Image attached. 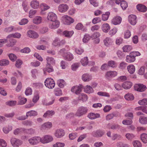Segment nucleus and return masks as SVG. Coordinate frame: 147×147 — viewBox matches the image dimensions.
Masks as SVG:
<instances>
[{
	"instance_id": "nucleus-15",
	"label": "nucleus",
	"mask_w": 147,
	"mask_h": 147,
	"mask_svg": "<svg viewBox=\"0 0 147 147\" xmlns=\"http://www.w3.org/2000/svg\"><path fill=\"white\" fill-rule=\"evenodd\" d=\"M68 6L66 4H62L60 5L58 7L59 11L61 13L65 12L68 9Z\"/></svg>"
},
{
	"instance_id": "nucleus-63",
	"label": "nucleus",
	"mask_w": 147,
	"mask_h": 147,
	"mask_svg": "<svg viewBox=\"0 0 147 147\" xmlns=\"http://www.w3.org/2000/svg\"><path fill=\"white\" fill-rule=\"evenodd\" d=\"M145 67L144 66H142L138 71V74L141 75H143L145 72Z\"/></svg>"
},
{
	"instance_id": "nucleus-36",
	"label": "nucleus",
	"mask_w": 147,
	"mask_h": 147,
	"mask_svg": "<svg viewBox=\"0 0 147 147\" xmlns=\"http://www.w3.org/2000/svg\"><path fill=\"white\" fill-rule=\"evenodd\" d=\"M84 92L87 93H90L93 92V90L91 87L87 85L84 88Z\"/></svg>"
},
{
	"instance_id": "nucleus-62",
	"label": "nucleus",
	"mask_w": 147,
	"mask_h": 147,
	"mask_svg": "<svg viewBox=\"0 0 147 147\" xmlns=\"http://www.w3.org/2000/svg\"><path fill=\"white\" fill-rule=\"evenodd\" d=\"M57 83L58 85L60 88H63L64 86V84H65V82L63 80H58Z\"/></svg>"
},
{
	"instance_id": "nucleus-31",
	"label": "nucleus",
	"mask_w": 147,
	"mask_h": 147,
	"mask_svg": "<svg viewBox=\"0 0 147 147\" xmlns=\"http://www.w3.org/2000/svg\"><path fill=\"white\" fill-rule=\"evenodd\" d=\"M42 18L40 16L36 17L33 20V22L36 24H40L42 22Z\"/></svg>"
},
{
	"instance_id": "nucleus-44",
	"label": "nucleus",
	"mask_w": 147,
	"mask_h": 147,
	"mask_svg": "<svg viewBox=\"0 0 147 147\" xmlns=\"http://www.w3.org/2000/svg\"><path fill=\"white\" fill-rule=\"evenodd\" d=\"M109 129H115L119 128V126L118 124H109L107 125Z\"/></svg>"
},
{
	"instance_id": "nucleus-8",
	"label": "nucleus",
	"mask_w": 147,
	"mask_h": 147,
	"mask_svg": "<svg viewBox=\"0 0 147 147\" xmlns=\"http://www.w3.org/2000/svg\"><path fill=\"white\" fill-rule=\"evenodd\" d=\"M83 88V86L82 85H80L78 86H75L73 87L71 90V92H74L76 94H78L81 92Z\"/></svg>"
},
{
	"instance_id": "nucleus-35",
	"label": "nucleus",
	"mask_w": 147,
	"mask_h": 147,
	"mask_svg": "<svg viewBox=\"0 0 147 147\" xmlns=\"http://www.w3.org/2000/svg\"><path fill=\"white\" fill-rule=\"evenodd\" d=\"M125 99L128 100H133L134 99V97L132 94L128 93L125 94L124 96Z\"/></svg>"
},
{
	"instance_id": "nucleus-54",
	"label": "nucleus",
	"mask_w": 147,
	"mask_h": 147,
	"mask_svg": "<svg viewBox=\"0 0 147 147\" xmlns=\"http://www.w3.org/2000/svg\"><path fill=\"white\" fill-rule=\"evenodd\" d=\"M65 146V144L63 143L57 142L53 145V147H63Z\"/></svg>"
},
{
	"instance_id": "nucleus-38",
	"label": "nucleus",
	"mask_w": 147,
	"mask_h": 147,
	"mask_svg": "<svg viewBox=\"0 0 147 147\" xmlns=\"http://www.w3.org/2000/svg\"><path fill=\"white\" fill-rule=\"evenodd\" d=\"M139 122L142 124H146L147 123V117L144 116H141L140 117Z\"/></svg>"
},
{
	"instance_id": "nucleus-6",
	"label": "nucleus",
	"mask_w": 147,
	"mask_h": 147,
	"mask_svg": "<svg viewBox=\"0 0 147 147\" xmlns=\"http://www.w3.org/2000/svg\"><path fill=\"white\" fill-rule=\"evenodd\" d=\"M60 22L57 19L51 21L49 24V27L51 29H55L58 28L59 26Z\"/></svg>"
},
{
	"instance_id": "nucleus-26",
	"label": "nucleus",
	"mask_w": 147,
	"mask_h": 147,
	"mask_svg": "<svg viewBox=\"0 0 147 147\" xmlns=\"http://www.w3.org/2000/svg\"><path fill=\"white\" fill-rule=\"evenodd\" d=\"M37 115L38 113L36 111L31 110L26 113V117L28 118V117L35 116H37Z\"/></svg>"
},
{
	"instance_id": "nucleus-14",
	"label": "nucleus",
	"mask_w": 147,
	"mask_h": 147,
	"mask_svg": "<svg viewBox=\"0 0 147 147\" xmlns=\"http://www.w3.org/2000/svg\"><path fill=\"white\" fill-rule=\"evenodd\" d=\"M46 60L47 61L46 66L50 67L51 65H53L55 64V60L52 57H47L46 58Z\"/></svg>"
},
{
	"instance_id": "nucleus-4",
	"label": "nucleus",
	"mask_w": 147,
	"mask_h": 147,
	"mask_svg": "<svg viewBox=\"0 0 147 147\" xmlns=\"http://www.w3.org/2000/svg\"><path fill=\"white\" fill-rule=\"evenodd\" d=\"M11 142L12 146L14 147H19L22 144V142L21 140L13 138H11Z\"/></svg>"
},
{
	"instance_id": "nucleus-27",
	"label": "nucleus",
	"mask_w": 147,
	"mask_h": 147,
	"mask_svg": "<svg viewBox=\"0 0 147 147\" xmlns=\"http://www.w3.org/2000/svg\"><path fill=\"white\" fill-rule=\"evenodd\" d=\"M52 127V124L51 122H47L43 124L41 126L42 129H46L47 128L50 129Z\"/></svg>"
},
{
	"instance_id": "nucleus-47",
	"label": "nucleus",
	"mask_w": 147,
	"mask_h": 147,
	"mask_svg": "<svg viewBox=\"0 0 147 147\" xmlns=\"http://www.w3.org/2000/svg\"><path fill=\"white\" fill-rule=\"evenodd\" d=\"M126 138L128 140H131L135 137V135L133 134L128 133L125 135Z\"/></svg>"
},
{
	"instance_id": "nucleus-60",
	"label": "nucleus",
	"mask_w": 147,
	"mask_h": 147,
	"mask_svg": "<svg viewBox=\"0 0 147 147\" xmlns=\"http://www.w3.org/2000/svg\"><path fill=\"white\" fill-rule=\"evenodd\" d=\"M24 130H25V128H24L17 129L14 131V134L15 135H17L19 133L22 131L24 132Z\"/></svg>"
},
{
	"instance_id": "nucleus-16",
	"label": "nucleus",
	"mask_w": 147,
	"mask_h": 147,
	"mask_svg": "<svg viewBox=\"0 0 147 147\" xmlns=\"http://www.w3.org/2000/svg\"><path fill=\"white\" fill-rule=\"evenodd\" d=\"M27 36L33 38H37L38 36V34L32 30H29L27 32Z\"/></svg>"
},
{
	"instance_id": "nucleus-22",
	"label": "nucleus",
	"mask_w": 147,
	"mask_h": 147,
	"mask_svg": "<svg viewBox=\"0 0 147 147\" xmlns=\"http://www.w3.org/2000/svg\"><path fill=\"white\" fill-rule=\"evenodd\" d=\"M137 9L142 12H145L147 10L146 7L142 4H139L136 6Z\"/></svg>"
},
{
	"instance_id": "nucleus-37",
	"label": "nucleus",
	"mask_w": 147,
	"mask_h": 147,
	"mask_svg": "<svg viewBox=\"0 0 147 147\" xmlns=\"http://www.w3.org/2000/svg\"><path fill=\"white\" fill-rule=\"evenodd\" d=\"M46 67L43 69L44 74H45L46 72L50 73L53 71V67L51 65L50 67L46 66Z\"/></svg>"
},
{
	"instance_id": "nucleus-10",
	"label": "nucleus",
	"mask_w": 147,
	"mask_h": 147,
	"mask_svg": "<svg viewBox=\"0 0 147 147\" xmlns=\"http://www.w3.org/2000/svg\"><path fill=\"white\" fill-rule=\"evenodd\" d=\"M117 72L115 71H110L106 73L105 76L106 78L109 79L117 76Z\"/></svg>"
},
{
	"instance_id": "nucleus-25",
	"label": "nucleus",
	"mask_w": 147,
	"mask_h": 147,
	"mask_svg": "<svg viewBox=\"0 0 147 147\" xmlns=\"http://www.w3.org/2000/svg\"><path fill=\"white\" fill-rule=\"evenodd\" d=\"M132 86V83L129 82H124L122 84V87L125 89L130 88Z\"/></svg>"
},
{
	"instance_id": "nucleus-48",
	"label": "nucleus",
	"mask_w": 147,
	"mask_h": 147,
	"mask_svg": "<svg viewBox=\"0 0 147 147\" xmlns=\"http://www.w3.org/2000/svg\"><path fill=\"white\" fill-rule=\"evenodd\" d=\"M132 144L134 147H142L141 142L138 140H134L132 142Z\"/></svg>"
},
{
	"instance_id": "nucleus-20",
	"label": "nucleus",
	"mask_w": 147,
	"mask_h": 147,
	"mask_svg": "<svg viewBox=\"0 0 147 147\" xmlns=\"http://www.w3.org/2000/svg\"><path fill=\"white\" fill-rule=\"evenodd\" d=\"M30 5L32 8L36 9L39 7V3L37 0H33L30 2Z\"/></svg>"
},
{
	"instance_id": "nucleus-12",
	"label": "nucleus",
	"mask_w": 147,
	"mask_h": 147,
	"mask_svg": "<svg viewBox=\"0 0 147 147\" xmlns=\"http://www.w3.org/2000/svg\"><path fill=\"white\" fill-rule=\"evenodd\" d=\"M128 21L130 24L133 25H135L137 22V17L134 15H129L128 17Z\"/></svg>"
},
{
	"instance_id": "nucleus-30",
	"label": "nucleus",
	"mask_w": 147,
	"mask_h": 147,
	"mask_svg": "<svg viewBox=\"0 0 147 147\" xmlns=\"http://www.w3.org/2000/svg\"><path fill=\"white\" fill-rule=\"evenodd\" d=\"M91 78V76L87 74H84L82 76V80L85 82L88 81L90 80Z\"/></svg>"
},
{
	"instance_id": "nucleus-45",
	"label": "nucleus",
	"mask_w": 147,
	"mask_h": 147,
	"mask_svg": "<svg viewBox=\"0 0 147 147\" xmlns=\"http://www.w3.org/2000/svg\"><path fill=\"white\" fill-rule=\"evenodd\" d=\"M109 67H110L113 68L116 67L117 66V64L115 61L112 60L109 61L108 63Z\"/></svg>"
},
{
	"instance_id": "nucleus-23",
	"label": "nucleus",
	"mask_w": 147,
	"mask_h": 147,
	"mask_svg": "<svg viewBox=\"0 0 147 147\" xmlns=\"http://www.w3.org/2000/svg\"><path fill=\"white\" fill-rule=\"evenodd\" d=\"M100 115L98 113L95 114L94 113H90L87 116L88 118L91 119H94L100 117Z\"/></svg>"
},
{
	"instance_id": "nucleus-2",
	"label": "nucleus",
	"mask_w": 147,
	"mask_h": 147,
	"mask_svg": "<svg viewBox=\"0 0 147 147\" xmlns=\"http://www.w3.org/2000/svg\"><path fill=\"white\" fill-rule=\"evenodd\" d=\"M45 86L48 88L52 89L55 87V83L52 79L51 78H48L45 80Z\"/></svg>"
},
{
	"instance_id": "nucleus-13",
	"label": "nucleus",
	"mask_w": 147,
	"mask_h": 147,
	"mask_svg": "<svg viewBox=\"0 0 147 147\" xmlns=\"http://www.w3.org/2000/svg\"><path fill=\"white\" fill-rule=\"evenodd\" d=\"M146 88L145 86L141 84H136L134 86V89L135 90L141 92L144 91Z\"/></svg>"
},
{
	"instance_id": "nucleus-42",
	"label": "nucleus",
	"mask_w": 147,
	"mask_h": 147,
	"mask_svg": "<svg viewBox=\"0 0 147 147\" xmlns=\"http://www.w3.org/2000/svg\"><path fill=\"white\" fill-rule=\"evenodd\" d=\"M142 141L144 143H147V134L145 133L142 134L140 136Z\"/></svg>"
},
{
	"instance_id": "nucleus-43",
	"label": "nucleus",
	"mask_w": 147,
	"mask_h": 147,
	"mask_svg": "<svg viewBox=\"0 0 147 147\" xmlns=\"http://www.w3.org/2000/svg\"><path fill=\"white\" fill-rule=\"evenodd\" d=\"M81 63L83 66L86 65L88 63V59L87 57H86L81 59Z\"/></svg>"
},
{
	"instance_id": "nucleus-53",
	"label": "nucleus",
	"mask_w": 147,
	"mask_h": 147,
	"mask_svg": "<svg viewBox=\"0 0 147 147\" xmlns=\"http://www.w3.org/2000/svg\"><path fill=\"white\" fill-rule=\"evenodd\" d=\"M8 56L10 60L13 62L17 58L16 56L13 53L9 54L8 55Z\"/></svg>"
},
{
	"instance_id": "nucleus-29",
	"label": "nucleus",
	"mask_w": 147,
	"mask_h": 147,
	"mask_svg": "<svg viewBox=\"0 0 147 147\" xmlns=\"http://www.w3.org/2000/svg\"><path fill=\"white\" fill-rule=\"evenodd\" d=\"M104 133L102 131L98 130L96 132H93L92 133V135L94 137H101L102 136Z\"/></svg>"
},
{
	"instance_id": "nucleus-21",
	"label": "nucleus",
	"mask_w": 147,
	"mask_h": 147,
	"mask_svg": "<svg viewBox=\"0 0 147 147\" xmlns=\"http://www.w3.org/2000/svg\"><path fill=\"white\" fill-rule=\"evenodd\" d=\"M110 26L108 23L103 24L102 26V29L103 31L105 33H107L110 29Z\"/></svg>"
},
{
	"instance_id": "nucleus-51",
	"label": "nucleus",
	"mask_w": 147,
	"mask_h": 147,
	"mask_svg": "<svg viewBox=\"0 0 147 147\" xmlns=\"http://www.w3.org/2000/svg\"><path fill=\"white\" fill-rule=\"evenodd\" d=\"M5 103L9 106H14L16 105L17 102L15 100H9L6 102Z\"/></svg>"
},
{
	"instance_id": "nucleus-55",
	"label": "nucleus",
	"mask_w": 147,
	"mask_h": 147,
	"mask_svg": "<svg viewBox=\"0 0 147 147\" xmlns=\"http://www.w3.org/2000/svg\"><path fill=\"white\" fill-rule=\"evenodd\" d=\"M97 94L98 95L102 96L107 97H109L110 96L109 94L105 92H98Z\"/></svg>"
},
{
	"instance_id": "nucleus-3",
	"label": "nucleus",
	"mask_w": 147,
	"mask_h": 147,
	"mask_svg": "<svg viewBox=\"0 0 147 147\" xmlns=\"http://www.w3.org/2000/svg\"><path fill=\"white\" fill-rule=\"evenodd\" d=\"M62 19L64 24L67 25L70 24L74 22V20L67 15H64L62 17Z\"/></svg>"
},
{
	"instance_id": "nucleus-33",
	"label": "nucleus",
	"mask_w": 147,
	"mask_h": 147,
	"mask_svg": "<svg viewBox=\"0 0 147 147\" xmlns=\"http://www.w3.org/2000/svg\"><path fill=\"white\" fill-rule=\"evenodd\" d=\"M78 99L79 100H82L83 101H86L88 99L87 95L84 94H81L78 97Z\"/></svg>"
},
{
	"instance_id": "nucleus-7",
	"label": "nucleus",
	"mask_w": 147,
	"mask_h": 147,
	"mask_svg": "<svg viewBox=\"0 0 147 147\" xmlns=\"http://www.w3.org/2000/svg\"><path fill=\"white\" fill-rule=\"evenodd\" d=\"M57 32L60 33V34H62L65 37L68 38H70L74 33L73 31H68L67 30H65L63 32L61 30H59L57 31Z\"/></svg>"
},
{
	"instance_id": "nucleus-32",
	"label": "nucleus",
	"mask_w": 147,
	"mask_h": 147,
	"mask_svg": "<svg viewBox=\"0 0 147 147\" xmlns=\"http://www.w3.org/2000/svg\"><path fill=\"white\" fill-rule=\"evenodd\" d=\"M127 69L128 72L131 74L134 73L135 71V66L133 65H130L128 66Z\"/></svg>"
},
{
	"instance_id": "nucleus-57",
	"label": "nucleus",
	"mask_w": 147,
	"mask_h": 147,
	"mask_svg": "<svg viewBox=\"0 0 147 147\" xmlns=\"http://www.w3.org/2000/svg\"><path fill=\"white\" fill-rule=\"evenodd\" d=\"M116 146L118 147H129V146L128 144H123L121 142H119L117 143Z\"/></svg>"
},
{
	"instance_id": "nucleus-5",
	"label": "nucleus",
	"mask_w": 147,
	"mask_h": 147,
	"mask_svg": "<svg viewBox=\"0 0 147 147\" xmlns=\"http://www.w3.org/2000/svg\"><path fill=\"white\" fill-rule=\"evenodd\" d=\"M53 140V137L49 135H46L41 138L40 142L43 144L49 143L52 141Z\"/></svg>"
},
{
	"instance_id": "nucleus-56",
	"label": "nucleus",
	"mask_w": 147,
	"mask_h": 147,
	"mask_svg": "<svg viewBox=\"0 0 147 147\" xmlns=\"http://www.w3.org/2000/svg\"><path fill=\"white\" fill-rule=\"evenodd\" d=\"M40 6L42 9L44 11L47 10L50 8V7L45 3H42L40 5Z\"/></svg>"
},
{
	"instance_id": "nucleus-52",
	"label": "nucleus",
	"mask_w": 147,
	"mask_h": 147,
	"mask_svg": "<svg viewBox=\"0 0 147 147\" xmlns=\"http://www.w3.org/2000/svg\"><path fill=\"white\" fill-rule=\"evenodd\" d=\"M117 30L116 28H114L111 30L109 32V34L111 36H112L115 34L117 32Z\"/></svg>"
},
{
	"instance_id": "nucleus-58",
	"label": "nucleus",
	"mask_w": 147,
	"mask_h": 147,
	"mask_svg": "<svg viewBox=\"0 0 147 147\" xmlns=\"http://www.w3.org/2000/svg\"><path fill=\"white\" fill-rule=\"evenodd\" d=\"M138 103L140 105H147V98H144L139 101Z\"/></svg>"
},
{
	"instance_id": "nucleus-19",
	"label": "nucleus",
	"mask_w": 147,
	"mask_h": 147,
	"mask_svg": "<svg viewBox=\"0 0 147 147\" xmlns=\"http://www.w3.org/2000/svg\"><path fill=\"white\" fill-rule=\"evenodd\" d=\"M63 56L65 60L68 61H70L74 58L72 54L69 52L64 53V55H63Z\"/></svg>"
},
{
	"instance_id": "nucleus-40",
	"label": "nucleus",
	"mask_w": 147,
	"mask_h": 147,
	"mask_svg": "<svg viewBox=\"0 0 147 147\" xmlns=\"http://www.w3.org/2000/svg\"><path fill=\"white\" fill-rule=\"evenodd\" d=\"M110 15V13L109 12H107L105 14H103L102 16V20L104 21H106L107 20L109 16Z\"/></svg>"
},
{
	"instance_id": "nucleus-50",
	"label": "nucleus",
	"mask_w": 147,
	"mask_h": 147,
	"mask_svg": "<svg viewBox=\"0 0 147 147\" xmlns=\"http://www.w3.org/2000/svg\"><path fill=\"white\" fill-rule=\"evenodd\" d=\"M24 132L28 134H32L34 133L35 130L31 128L28 129H25Z\"/></svg>"
},
{
	"instance_id": "nucleus-39",
	"label": "nucleus",
	"mask_w": 147,
	"mask_h": 147,
	"mask_svg": "<svg viewBox=\"0 0 147 147\" xmlns=\"http://www.w3.org/2000/svg\"><path fill=\"white\" fill-rule=\"evenodd\" d=\"M132 48L131 46L126 45L123 47V52H128L130 51L132 49Z\"/></svg>"
},
{
	"instance_id": "nucleus-34",
	"label": "nucleus",
	"mask_w": 147,
	"mask_h": 147,
	"mask_svg": "<svg viewBox=\"0 0 147 147\" xmlns=\"http://www.w3.org/2000/svg\"><path fill=\"white\" fill-rule=\"evenodd\" d=\"M135 59V58L129 54V55L126 56V61L127 62L131 63L134 62Z\"/></svg>"
},
{
	"instance_id": "nucleus-61",
	"label": "nucleus",
	"mask_w": 147,
	"mask_h": 147,
	"mask_svg": "<svg viewBox=\"0 0 147 147\" xmlns=\"http://www.w3.org/2000/svg\"><path fill=\"white\" fill-rule=\"evenodd\" d=\"M90 36L88 35L87 34H85L83 39V41L84 42H87L90 40Z\"/></svg>"
},
{
	"instance_id": "nucleus-11",
	"label": "nucleus",
	"mask_w": 147,
	"mask_h": 147,
	"mask_svg": "<svg viewBox=\"0 0 147 147\" xmlns=\"http://www.w3.org/2000/svg\"><path fill=\"white\" fill-rule=\"evenodd\" d=\"M47 18L48 20L51 21L57 20V17L55 13L51 12L48 13Z\"/></svg>"
},
{
	"instance_id": "nucleus-49",
	"label": "nucleus",
	"mask_w": 147,
	"mask_h": 147,
	"mask_svg": "<svg viewBox=\"0 0 147 147\" xmlns=\"http://www.w3.org/2000/svg\"><path fill=\"white\" fill-rule=\"evenodd\" d=\"M84 26L81 23H78L75 27V28L77 30H83V31H85V29H83Z\"/></svg>"
},
{
	"instance_id": "nucleus-64",
	"label": "nucleus",
	"mask_w": 147,
	"mask_h": 147,
	"mask_svg": "<svg viewBox=\"0 0 147 147\" xmlns=\"http://www.w3.org/2000/svg\"><path fill=\"white\" fill-rule=\"evenodd\" d=\"M80 63H74L71 65L72 69L73 71H75L79 67Z\"/></svg>"
},
{
	"instance_id": "nucleus-59",
	"label": "nucleus",
	"mask_w": 147,
	"mask_h": 147,
	"mask_svg": "<svg viewBox=\"0 0 147 147\" xmlns=\"http://www.w3.org/2000/svg\"><path fill=\"white\" fill-rule=\"evenodd\" d=\"M121 6L123 10L125 9L127 7V4L125 1H123L121 3Z\"/></svg>"
},
{
	"instance_id": "nucleus-9",
	"label": "nucleus",
	"mask_w": 147,
	"mask_h": 147,
	"mask_svg": "<svg viewBox=\"0 0 147 147\" xmlns=\"http://www.w3.org/2000/svg\"><path fill=\"white\" fill-rule=\"evenodd\" d=\"M40 139L39 137H34L29 139L28 141L30 144L34 145L40 142Z\"/></svg>"
},
{
	"instance_id": "nucleus-46",
	"label": "nucleus",
	"mask_w": 147,
	"mask_h": 147,
	"mask_svg": "<svg viewBox=\"0 0 147 147\" xmlns=\"http://www.w3.org/2000/svg\"><path fill=\"white\" fill-rule=\"evenodd\" d=\"M9 64V61L8 60L4 59L0 61V65L1 66H6Z\"/></svg>"
},
{
	"instance_id": "nucleus-41",
	"label": "nucleus",
	"mask_w": 147,
	"mask_h": 147,
	"mask_svg": "<svg viewBox=\"0 0 147 147\" xmlns=\"http://www.w3.org/2000/svg\"><path fill=\"white\" fill-rule=\"evenodd\" d=\"M104 45L107 46H108L111 45V39L109 37H107L104 40Z\"/></svg>"
},
{
	"instance_id": "nucleus-28",
	"label": "nucleus",
	"mask_w": 147,
	"mask_h": 147,
	"mask_svg": "<svg viewBox=\"0 0 147 147\" xmlns=\"http://www.w3.org/2000/svg\"><path fill=\"white\" fill-rule=\"evenodd\" d=\"M21 36L20 34L18 33H15L9 35L7 37V38H11L13 37L15 38H20Z\"/></svg>"
},
{
	"instance_id": "nucleus-1",
	"label": "nucleus",
	"mask_w": 147,
	"mask_h": 147,
	"mask_svg": "<svg viewBox=\"0 0 147 147\" xmlns=\"http://www.w3.org/2000/svg\"><path fill=\"white\" fill-rule=\"evenodd\" d=\"M88 109L86 107H81L79 108L75 114V115L78 117H80L86 114Z\"/></svg>"
},
{
	"instance_id": "nucleus-24",
	"label": "nucleus",
	"mask_w": 147,
	"mask_h": 147,
	"mask_svg": "<svg viewBox=\"0 0 147 147\" xmlns=\"http://www.w3.org/2000/svg\"><path fill=\"white\" fill-rule=\"evenodd\" d=\"M55 113V111L53 110H48L43 115L44 117H49L52 116Z\"/></svg>"
},
{
	"instance_id": "nucleus-17",
	"label": "nucleus",
	"mask_w": 147,
	"mask_h": 147,
	"mask_svg": "<svg viewBox=\"0 0 147 147\" xmlns=\"http://www.w3.org/2000/svg\"><path fill=\"white\" fill-rule=\"evenodd\" d=\"M122 21L121 18L119 16H116L114 17L112 20L111 23L115 25L120 24Z\"/></svg>"
},
{
	"instance_id": "nucleus-18",
	"label": "nucleus",
	"mask_w": 147,
	"mask_h": 147,
	"mask_svg": "<svg viewBox=\"0 0 147 147\" xmlns=\"http://www.w3.org/2000/svg\"><path fill=\"white\" fill-rule=\"evenodd\" d=\"M65 133L64 130L61 129H57L55 133V136L58 138H60L64 136Z\"/></svg>"
}]
</instances>
